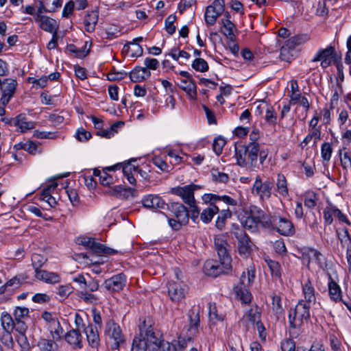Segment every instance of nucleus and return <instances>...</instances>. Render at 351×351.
<instances>
[{
  "label": "nucleus",
  "mask_w": 351,
  "mask_h": 351,
  "mask_svg": "<svg viewBox=\"0 0 351 351\" xmlns=\"http://www.w3.org/2000/svg\"><path fill=\"white\" fill-rule=\"evenodd\" d=\"M294 47L288 45V42L286 41L285 44L280 49V58L287 62H291L293 60L292 51Z\"/></svg>",
  "instance_id": "nucleus-47"
},
{
  "label": "nucleus",
  "mask_w": 351,
  "mask_h": 351,
  "mask_svg": "<svg viewBox=\"0 0 351 351\" xmlns=\"http://www.w3.org/2000/svg\"><path fill=\"white\" fill-rule=\"evenodd\" d=\"M265 109V120L271 125H274L276 123L277 116L274 112V108L271 106H267V104L258 105L257 106V110L261 114L262 112L261 110Z\"/></svg>",
  "instance_id": "nucleus-30"
},
{
  "label": "nucleus",
  "mask_w": 351,
  "mask_h": 351,
  "mask_svg": "<svg viewBox=\"0 0 351 351\" xmlns=\"http://www.w3.org/2000/svg\"><path fill=\"white\" fill-rule=\"evenodd\" d=\"M247 213L258 223L260 228L269 229L271 216L267 215L261 208L254 205L250 206Z\"/></svg>",
  "instance_id": "nucleus-11"
},
{
  "label": "nucleus",
  "mask_w": 351,
  "mask_h": 351,
  "mask_svg": "<svg viewBox=\"0 0 351 351\" xmlns=\"http://www.w3.org/2000/svg\"><path fill=\"white\" fill-rule=\"evenodd\" d=\"M14 148L16 150L23 149L32 155H36L37 153H40V150L38 149V145L31 141L25 142H20L14 146Z\"/></svg>",
  "instance_id": "nucleus-33"
},
{
  "label": "nucleus",
  "mask_w": 351,
  "mask_h": 351,
  "mask_svg": "<svg viewBox=\"0 0 351 351\" xmlns=\"http://www.w3.org/2000/svg\"><path fill=\"white\" fill-rule=\"evenodd\" d=\"M48 328L53 340L58 341L62 339L64 330L58 320L52 322V324L48 326Z\"/></svg>",
  "instance_id": "nucleus-41"
},
{
  "label": "nucleus",
  "mask_w": 351,
  "mask_h": 351,
  "mask_svg": "<svg viewBox=\"0 0 351 351\" xmlns=\"http://www.w3.org/2000/svg\"><path fill=\"white\" fill-rule=\"evenodd\" d=\"M254 270L247 269V271H243L240 277V281L238 285L234 287V292L237 298L244 304H248L251 302L252 295L247 289L254 280Z\"/></svg>",
  "instance_id": "nucleus-4"
},
{
  "label": "nucleus",
  "mask_w": 351,
  "mask_h": 351,
  "mask_svg": "<svg viewBox=\"0 0 351 351\" xmlns=\"http://www.w3.org/2000/svg\"><path fill=\"white\" fill-rule=\"evenodd\" d=\"M224 6L223 0H215L206 8L204 16L207 25H213L215 23L217 19L223 12Z\"/></svg>",
  "instance_id": "nucleus-9"
},
{
  "label": "nucleus",
  "mask_w": 351,
  "mask_h": 351,
  "mask_svg": "<svg viewBox=\"0 0 351 351\" xmlns=\"http://www.w3.org/2000/svg\"><path fill=\"white\" fill-rule=\"evenodd\" d=\"M302 291L306 300V301H304L305 303L310 306L311 303L315 302V289L309 280H307L303 285Z\"/></svg>",
  "instance_id": "nucleus-35"
},
{
  "label": "nucleus",
  "mask_w": 351,
  "mask_h": 351,
  "mask_svg": "<svg viewBox=\"0 0 351 351\" xmlns=\"http://www.w3.org/2000/svg\"><path fill=\"white\" fill-rule=\"evenodd\" d=\"M16 341L19 345L21 351H29L30 350V344L27 340V338L25 334L19 335L16 338Z\"/></svg>",
  "instance_id": "nucleus-59"
},
{
  "label": "nucleus",
  "mask_w": 351,
  "mask_h": 351,
  "mask_svg": "<svg viewBox=\"0 0 351 351\" xmlns=\"http://www.w3.org/2000/svg\"><path fill=\"white\" fill-rule=\"evenodd\" d=\"M330 206L331 208V211L333 214V217H337L340 222L345 223L349 226L351 224L347 217L343 213H342V212L339 208L330 203Z\"/></svg>",
  "instance_id": "nucleus-58"
},
{
  "label": "nucleus",
  "mask_w": 351,
  "mask_h": 351,
  "mask_svg": "<svg viewBox=\"0 0 351 351\" xmlns=\"http://www.w3.org/2000/svg\"><path fill=\"white\" fill-rule=\"evenodd\" d=\"M14 323L15 322L8 313L4 311L1 313V324L3 331L12 332L14 328Z\"/></svg>",
  "instance_id": "nucleus-40"
},
{
  "label": "nucleus",
  "mask_w": 351,
  "mask_h": 351,
  "mask_svg": "<svg viewBox=\"0 0 351 351\" xmlns=\"http://www.w3.org/2000/svg\"><path fill=\"white\" fill-rule=\"evenodd\" d=\"M199 188V186L193 184L186 185L176 189V193L182 198L185 204L191 205L195 203L193 193Z\"/></svg>",
  "instance_id": "nucleus-17"
},
{
  "label": "nucleus",
  "mask_w": 351,
  "mask_h": 351,
  "mask_svg": "<svg viewBox=\"0 0 351 351\" xmlns=\"http://www.w3.org/2000/svg\"><path fill=\"white\" fill-rule=\"evenodd\" d=\"M190 320L189 327L187 329L191 335H194L197 332L199 325V314L194 311H191L189 314Z\"/></svg>",
  "instance_id": "nucleus-39"
},
{
  "label": "nucleus",
  "mask_w": 351,
  "mask_h": 351,
  "mask_svg": "<svg viewBox=\"0 0 351 351\" xmlns=\"http://www.w3.org/2000/svg\"><path fill=\"white\" fill-rule=\"evenodd\" d=\"M170 210L173 213L176 219L181 221V223L189 222V212L186 208L180 203H172Z\"/></svg>",
  "instance_id": "nucleus-24"
},
{
  "label": "nucleus",
  "mask_w": 351,
  "mask_h": 351,
  "mask_svg": "<svg viewBox=\"0 0 351 351\" xmlns=\"http://www.w3.org/2000/svg\"><path fill=\"white\" fill-rule=\"evenodd\" d=\"M138 328L141 337H143L146 344H147L148 351H158L160 350L164 341L161 339L162 335L160 332L154 330L151 321L144 319L139 324Z\"/></svg>",
  "instance_id": "nucleus-3"
},
{
  "label": "nucleus",
  "mask_w": 351,
  "mask_h": 351,
  "mask_svg": "<svg viewBox=\"0 0 351 351\" xmlns=\"http://www.w3.org/2000/svg\"><path fill=\"white\" fill-rule=\"evenodd\" d=\"M79 243L84 245L86 248L90 249L93 252L97 254L109 253V248H107L103 244L96 242L95 240L90 237H82L79 239Z\"/></svg>",
  "instance_id": "nucleus-16"
},
{
  "label": "nucleus",
  "mask_w": 351,
  "mask_h": 351,
  "mask_svg": "<svg viewBox=\"0 0 351 351\" xmlns=\"http://www.w3.org/2000/svg\"><path fill=\"white\" fill-rule=\"evenodd\" d=\"M310 306L300 300L295 308H291L288 315L289 333L292 338H296L302 332V328L310 318Z\"/></svg>",
  "instance_id": "nucleus-2"
},
{
  "label": "nucleus",
  "mask_w": 351,
  "mask_h": 351,
  "mask_svg": "<svg viewBox=\"0 0 351 351\" xmlns=\"http://www.w3.org/2000/svg\"><path fill=\"white\" fill-rule=\"evenodd\" d=\"M214 244L219 258L223 267L226 269H232V259L229 254L230 245L228 243L226 237L223 234L215 236Z\"/></svg>",
  "instance_id": "nucleus-5"
},
{
  "label": "nucleus",
  "mask_w": 351,
  "mask_h": 351,
  "mask_svg": "<svg viewBox=\"0 0 351 351\" xmlns=\"http://www.w3.org/2000/svg\"><path fill=\"white\" fill-rule=\"evenodd\" d=\"M168 294L173 302H179L185 297L184 286L178 282H169Z\"/></svg>",
  "instance_id": "nucleus-19"
},
{
  "label": "nucleus",
  "mask_w": 351,
  "mask_h": 351,
  "mask_svg": "<svg viewBox=\"0 0 351 351\" xmlns=\"http://www.w3.org/2000/svg\"><path fill=\"white\" fill-rule=\"evenodd\" d=\"M328 276V289L330 299L335 302H338L342 300V291L340 286L335 281L330 274Z\"/></svg>",
  "instance_id": "nucleus-23"
},
{
  "label": "nucleus",
  "mask_w": 351,
  "mask_h": 351,
  "mask_svg": "<svg viewBox=\"0 0 351 351\" xmlns=\"http://www.w3.org/2000/svg\"><path fill=\"white\" fill-rule=\"evenodd\" d=\"M104 334L112 342V348L118 349L124 343L125 337L119 325L113 319H109L105 325Z\"/></svg>",
  "instance_id": "nucleus-6"
},
{
  "label": "nucleus",
  "mask_w": 351,
  "mask_h": 351,
  "mask_svg": "<svg viewBox=\"0 0 351 351\" xmlns=\"http://www.w3.org/2000/svg\"><path fill=\"white\" fill-rule=\"evenodd\" d=\"M12 123L13 125L17 128L16 130L22 133L35 128V123L28 121L27 117L23 114H20L14 117Z\"/></svg>",
  "instance_id": "nucleus-21"
},
{
  "label": "nucleus",
  "mask_w": 351,
  "mask_h": 351,
  "mask_svg": "<svg viewBox=\"0 0 351 351\" xmlns=\"http://www.w3.org/2000/svg\"><path fill=\"white\" fill-rule=\"evenodd\" d=\"M336 56L335 49L332 46H328L325 49H319L316 53L312 62H321L322 68H327L331 64V60Z\"/></svg>",
  "instance_id": "nucleus-13"
},
{
  "label": "nucleus",
  "mask_w": 351,
  "mask_h": 351,
  "mask_svg": "<svg viewBox=\"0 0 351 351\" xmlns=\"http://www.w3.org/2000/svg\"><path fill=\"white\" fill-rule=\"evenodd\" d=\"M27 279V277L24 275H19L16 276H14L10 280H8L5 286V287H19L23 282H25Z\"/></svg>",
  "instance_id": "nucleus-61"
},
{
  "label": "nucleus",
  "mask_w": 351,
  "mask_h": 351,
  "mask_svg": "<svg viewBox=\"0 0 351 351\" xmlns=\"http://www.w3.org/2000/svg\"><path fill=\"white\" fill-rule=\"evenodd\" d=\"M308 256L310 259L315 261L320 268H324V266H326L325 257L318 250L313 248L310 249Z\"/></svg>",
  "instance_id": "nucleus-46"
},
{
  "label": "nucleus",
  "mask_w": 351,
  "mask_h": 351,
  "mask_svg": "<svg viewBox=\"0 0 351 351\" xmlns=\"http://www.w3.org/2000/svg\"><path fill=\"white\" fill-rule=\"evenodd\" d=\"M191 66L196 71L202 73L207 71L209 69L207 62L204 59L200 58H195L193 61Z\"/></svg>",
  "instance_id": "nucleus-50"
},
{
  "label": "nucleus",
  "mask_w": 351,
  "mask_h": 351,
  "mask_svg": "<svg viewBox=\"0 0 351 351\" xmlns=\"http://www.w3.org/2000/svg\"><path fill=\"white\" fill-rule=\"evenodd\" d=\"M17 82L12 78H6L3 81L0 80V89L2 92L1 98L0 99L3 105H6L14 95L16 90Z\"/></svg>",
  "instance_id": "nucleus-12"
},
{
  "label": "nucleus",
  "mask_w": 351,
  "mask_h": 351,
  "mask_svg": "<svg viewBox=\"0 0 351 351\" xmlns=\"http://www.w3.org/2000/svg\"><path fill=\"white\" fill-rule=\"evenodd\" d=\"M332 148L329 143H324L321 147V156L324 161L328 162L330 160Z\"/></svg>",
  "instance_id": "nucleus-56"
},
{
  "label": "nucleus",
  "mask_w": 351,
  "mask_h": 351,
  "mask_svg": "<svg viewBox=\"0 0 351 351\" xmlns=\"http://www.w3.org/2000/svg\"><path fill=\"white\" fill-rule=\"evenodd\" d=\"M338 239L341 246L346 250L351 249V237L346 228H341L337 231Z\"/></svg>",
  "instance_id": "nucleus-43"
},
{
  "label": "nucleus",
  "mask_w": 351,
  "mask_h": 351,
  "mask_svg": "<svg viewBox=\"0 0 351 351\" xmlns=\"http://www.w3.org/2000/svg\"><path fill=\"white\" fill-rule=\"evenodd\" d=\"M88 42H85L84 46L79 49L73 44H69L66 47V51L75 54V56L78 58H83L86 57L90 51V48H87Z\"/></svg>",
  "instance_id": "nucleus-36"
},
{
  "label": "nucleus",
  "mask_w": 351,
  "mask_h": 351,
  "mask_svg": "<svg viewBox=\"0 0 351 351\" xmlns=\"http://www.w3.org/2000/svg\"><path fill=\"white\" fill-rule=\"evenodd\" d=\"M132 161H128L126 162L117 164L116 167H119L122 169L123 173L124 176L127 178L128 182L132 185L136 184V179L134 178V174L138 171H141V169H138V167L132 165L131 163Z\"/></svg>",
  "instance_id": "nucleus-20"
},
{
  "label": "nucleus",
  "mask_w": 351,
  "mask_h": 351,
  "mask_svg": "<svg viewBox=\"0 0 351 351\" xmlns=\"http://www.w3.org/2000/svg\"><path fill=\"white\" fill-rule=\"evenodd\" d=\"M29 309L26 307H16L14 311V316L15 321L21 320L22 318L27 317L29 315Z\"/></svg>",
  "instance_id": "nucleus-63"
},
{
  "label": "nucleus",
  "mask_w": 351,
  "mask_h": 351,
  "mask_svg": "<svg viewBox=\"0 0 351 351\" xmlns=\"http://www.w3.org/2000/svg\"><path fill=\"white\" fill-rule=\"evenodd\" d=\"M226 19H222V24L223 27V34L230 40L234 38V29L235 26L233 23L229 20L230 14L228 12L226 13Z\"/></svg>",
  "instance_id": "nucleus-42"
},
{
  "label": "nucleus",
  "mask_w": 351,
  "mask_h": 351,
  "mask_svg": "<svg viewBox=\"0 0 351 351\" xmlns=\"http://www.w3.org/2000/svg\"><path fill=\"white\" fill-rule=\"evenodd\" d=\"M151 75V73L147 68L136 66L129 74L130 78L133 82H141L145 80Z\"/></svg>",
  "instance_id": "nucleus-27"
},
{
  "label": "nucleus",
  "mask_w": 351,
  "mask_h": 351,
  "mask_svg": "<svg viewBox=\"0 0 351 351\" xmlns=\"http://www.w3.org/2000/svg\"><path fill=\"white\" fill-rule=\"evenodd\" d=\"M35 277L47 283H58L60 281V277L57 273L40 269L35 272Z\"/></svg>",
  "instance_id": "nucleus-26"
},
{
  "label": "nucleus",
  "mask_w": 351,
  "mask_h": 351,
  "mask_svg": "<svg viewBox=\"0 0 351 351\" xmlns=\"http://www.w3.org/2000/svg\"><path fill=\"white\" fill-rule=\"evenodd\" d=\"M240 221L241 223L245 228L252 232H257L260 228L258 223H256V222H255V221H254V219H252L247 213L245 216H243L240 219Z\"/></svg>",
  "instance_id": "nucleus-44"
},
{
  "label": "nucleus",
  "mask_w": 351,
  "mask_h": 351,
  "mask_svg": "<svg viewBox=\"0 0 351 351\" xmlns=\"http://www.w3.org/2000/svg\"><path fill=\"white\" fill-rule=\"evenodd\" d=\"M176 21V16L171 14L165 19V29L168 34L172 35L176 32V27L173 25Z\"/></svg>",
  "instance_id": "nucleus-62"
},
{
  "label": "nucleus",
  "mask_w": 351,
  "mask_h": 351,
  "mask_svg": "<svg viewBox=\"0 0 351 351\" xmlns=\"http://www.w3.org/2000/svg\"><path fill=\"white\" fill-rule=\"evenodd\" d=\"M219 211L218 206L215 204L209 205L207 208L202 210L200 213V219L204 223H208L211 221L214 215Z\"/></svg>",
  "instance_id": "nucleus-34"
},
{
  "label": "nucleus",
  "mask_w": 351,
  "mask_h": 351,
  "mask_svg": "<svg viewBox=\"0 0 351 351\" xmlns=\"http://www.w3.org/2000/svg\"><path fill=\"white\" fill-rule=\"evenodd\" d=\"M40 351H57L58 345L53 339H40L38 342Z\"/></svg>",
  "instance_id": "nucleus-45"
},
{
  "label": "nucleus",
  "mask_w": 351,
  "mask_h": 351,
  "mask_svg": "<svg viewBox=\"0 0 351 351\" xmlns=\"http://www.w3.org/2000/svg\"><path fill=\"white\" fill-rule=\"evenodd\" d=\"M233 226L234 227L233 234L238 241V250L239 254L241 255L248 254L252 250V243L243 230L238 228L235 225Z\"/></svg>",
  "instance_id": "nucleus-10"
},
{
  "label": "nucleus",
  "mask_w": 351,
  "mask_h": 351,
  "mask_svg": "<svg viewBox=\"0 0 351 351\" xmlns=\"http://www.w3.org/2000/svg\"><path fill=\"white\" fill-rule=\"evenodd\" d=\"M72 292V288L69 285H59L56 288V294L60 299L66 298Z\"/></svg>",
  "instance_id": "nucleus-60"
},
{
  "label": "nucleus",
  "mask_w": 351,
  "mask_h": 351,
  "mask_svg": "<svg viewBox=\"0 0 351 351\" xmlns=\"http://www.w3.org/2000/svg\"><path fill=\"white\" fill-rule=\"evenodd\" d=\"M180 87L185 91L191 98L197 95L196 86L192 79L181 80Z\"/></svg>",
  "instance_id": "nucleus-38"
},
{
  "label": "nucleus",
  "mask_w": 351,
  "mask_h": 351,
  "mask_svg": "<svg viewBox=\"0 0 351 351\" xmlns=\"http://www.w3.org/2000/svg\"><path fill=\"white\" fill-rule=\"evenodd\" d=\"M256 135L253 131L250 135L252 142L247 145L240 144L235 146L237 162L241 167L250 166L252 169L258 168V154L260 147L258 143L254 141Z\"/></svg>",
  "instance_id": "nucleus-1"
},
{
  "label": "nucleus",
  "mask_w": 351,
  "mask_h": 351,
  "mask_svg": "<svg viewBox=\"0 0 351 351\" xmlns=\"http://www.w3.org/2000/svg\"><path fill=\"white\" fill-rule=\"evenodd\" d=\"M273 186V182L269 180L263 182L261 176H257L252 188V193L262 201L267 200L271 197Z\"/></svg>",
  "instance_id": "nucleus-8"
},
{
  "label": "nucleus",
  "mask_w": 351,
  "mask_h": 351,
  "mask_svg": "<svg viewBox=\"0 0 351 351\" xmlns=\"http://www.w3.org/2000/svg\"><path fill=\"white\" fill-rule=\"evenodd\" d=\"M148 350L147 344L143 337H141V332L139 335L135 337L133 339L132 351H146Z\"/></svg>",
  "instance_id": "nucleus-48"
},
{
  "label": "nucleus",
  "mask_w": 351,
  "mask_h": 351,
  "mask_svg": "<svg viewBox=\"0 0 351 351\" xmlns=\"http://www.w3.org/2000/svg\"><path fill=\"white\" fill-rule=\"evenodd\" d=\"M321 139V130L308 129V134L301 142L300 146L304 149L311 141H313L314 145Z\"/></svg>",
  "instance_id": "nucleus-37"
},
{
  "label": "nucleus",
  "mask_w": 351,
  "mask_h": 351,
  "mask_svg": "<svg viewBox=\"0 0 351 351\" xmlns=\"http://www.w3.org/2000/svg\"><path fill=\"white\" fill-rule=\"evenodd\" d=\"M34 21L38 23L43 30L52 34L58 33L59 25L55 19L49 16H35Z\"/></svg>",
  "instance_id": "nucleus-18"
},
{
  "label": "nucleus",
  "mask_w": 351,
  "mask_h": 351,
  "mask_svg": "<svg viewBox=\"0 0 351 351\" xmlns=\"http://www.w3.org/2000/svg\"><path fill=\"white\" fill-rule=\"evenodd\" d=\"M245 317L253 325L261 320V313L257 306L250 308Z\"/></svg>",
  "instance_id": "nucleus-52"
},
{
  "label": "nucleus",
  "mask_w": 351,
  "mask_h": 351,
  "mask_svg": "<svg viewBox=\"0 0 351 351\" xmlns=\"http://www.w3.org/2000/svg\"><path fill=\"white\" fill-rule=\"evenodd\" d=\"M276 190L280 196L286 197L289 195L287 182L283 174L278 173L276 182Z\"/></svg>",
  "instance_id": "nucleus-32"
},
{
  "label": "nucleus",
  "mask_w": 351,
  "mask_h": 351,
  "mask_svg": "<svg viewBox=\"0 0 351 351\" xmlns=\"http://www.w3.org/2000/svg\"><path fill=\"white\" fill-rule=\"evenodd\" d=\"M282 351H295V343L292 339H285L281 342Z\"/></svg>",
  "instance_id": "nucleus-64"
},
{
  "label": "nucleus",
  "mask_w": 351,
  "mask_h": 351,
  "mask_svg": "<svg viewBox=\"0 0 351 351\" xmlns=\"http://www.w3.org/2000/svg\"><path fill=\"white\" fill-rule=\"evenodd\" d=\"M231 269H226L223 267V264L216 260L210 259L205 262L204 265V271L206 275L217 277L221 274H227Z\"/></svg>",
  "instance_id": "nucleus-14"
},
{
  "label": "nucleus",
  "mask_w": 351,
  "mask_h": 351,
  "mask_svg": "<svg viewBox=\"0 0 351 351\" xmlns=\"http://www.w3.org/2000/svg\"><path fill=\"white\" fill-rule=\"evenodd\" d=\"M308 40L309 36L308 34H302L292 36L287 41L288 42V45L293 47L295 48L296 46L304 44Z\"/></svg>",
  "instance_id": "nucleus-51"
},
{
  "label": "nucleus",
  "mask_w": 351,
  "mask_h": 351,
  "mask_svg": "<svg viewBox=\"0 0 351 351\" xmlns=\"http://www.w3.org/2000/svg\"><path fill=\"white\" fill-rule=\"evenodd\" d=\"M143 205L146 208L165 209L167 204L158 195H147L142 199Z\"/></svg>",
  "instance_id": "nucleus-22"
},
{
  "label": "nucleus",
  "mask_w": 351,
  "mask_h": 351,
  "mask_svg": "<svg viewBox=\"0 0 351 351\" xmlns=\"http://www.w3.org/2000/svg\"><path fill=\"white\" fill-rule=\"evenodd\" d=\"M123 48L130 50L132 57H139L143 55V48L138 43H130L128 45H125Z\"/></svg>",
  "instance_id": "nucleus-54"
},
{
  "label": "nucleus",
  "mask_w": 351,
  "mask_h": 351,
  "mask_svg": "<svg viewBox=\"0 0 351 351\" xmlns=\"http://www.w3.org/2000/svg\"><path fill=\"white\" fill-rule=\"evenodd\" d=\"M209 312L208 315L210 319L213 322H217V321H223V315L222 314H218L217 307L215 304H212L211 303L209 304Z\"/></svg>",
  "instance_id": "nucleus-57"
},
{
  "label": "nucleus",
  "mask_w": 351,
  "mask_h": 351,
  "mask_svg": "<svg viewBox=\"0 0 351 351\" xmlns=\"http://www.w3.org/2000/svg\"><path fill=\"white\" fill-rule=\"evenodd\" d=\"M340 160L343 169H346L351 167L350 152L347 151L346 148H343L339 151Z\"/></svg>",
  "instance_id": "nucleus-53"
},
{
  "label": "nucleus",
  "mask_w": 351,
  "mask_h": 351,
  "mask_svg": "<svg viewBox=\"0 0 351 351\" xmlns=\"http://www.w3.org/2000/svg\"><path fill=\"white\" fill-rule=\"evenodd\" d=\"M126 284V276L121 273L114 275L104 282L105 288L112 292L121 291Z\"/></svg>",
  "instance_id": "nucleus-15"
},
{
  "label": "nucleus",
  "mask_w": 351,
  "mask_h": 351,
  "mask_svg": "<svg viewBox=\"0 0 351 351\" xmlns=\"http://www.w3.org/2000/svg\"><path fill=\"white\" fill-rule=\"evenodd\" d=\"M65 340L66 341L70 344L73 348H82V335L77 330H71L66 333L65 335Z\"/></svg>",
  "instance_id": "nucleus-25"
},
{
  "label": "nucleus",
  "mask_w": 351,
  "mask_h": 351,
  "mask_svg": "<svg viewBox=\"0 0 351 351\" xmlns=\"http://www.w3.org/2000/svg\"><path fill=\"white\" fill-rule=\"evenodd\" d=\"M99 14L97 10H92L87 13L84 17V23L85 29L88 32H93L98 21Z\"/></svg>",
  "instance_id": "nucleus-29"
},
{
  "label": "nucleus",
  "mask_w": 351,
  "mask_h": 351,
  "mask_svg": "<svg viewBox=\"0 0 351 351\" xmlns=\"http://www.w3.org/2000/svg\"><path fill=\"white\" fill-rule=\"evenodd\" d=\"M270 221L269 229L276 230L278 233L284 236L294 234V226L292 222L287 218L274 215L271 216Z\"/></svg>",
  "instance_id": "nucleus-7"
},
{
  "label": "nucleus",
  "mask_w": 351,
  "mask_h": 351,
  "mask_svg": "<svg viewBox=\"0 0 351 351\" xmlns=\"http://www.w3.org/2000/svg\"><path fill=\"white\" fill-rule=\"evenodd\" d=\"M46 261L47 258L45 256L39 254H34L32 256V263L35 272L40 270V268L44 265Z\"/></svg>",
  "instance_id": "nucleus-55"
},
{
  "label": "nucleus",
  "mask_w": 351,
  "mask_h": 351,
  "mask_svg": "<svg viewBox=\"0 0 351 351\" xmlns=\"http://www.w3.org/2000/svg\"><path fill=\"white\" fill-rule=\"evenodd\" d=\"M265 261L270 270L272 278L276 280L281 281L282 268L280 263L269 258H265Z\"/></svg>",
  "instance_id": "nucleus-31"
},
{
  "label": "nucleus",
  "mask_w": 351,
  "mask_h": 351,
  "mask_svg": "<svg viewBox=\"0 0 351 351\" xmlns=\"http://www.w3.org/2000/svg\"><path fill=\"white\" fill-rule=\"evenodd\" d=\"M87 341L93 348L97 347L99 343V336L97 327L90 324L84 328Z\"/></svg>",
  "instance_id": "nucleus-28"
},
{
  "label": "nucleus",
  "mask_w": 351,
  "mask_h": 351,
  "mask_svg": "<svg viewBox=\"0 0 351 351\" xmlns=\"http://www.w3.org/2000/svg\"><path fill=\"white\" fill-rule=\"evenodd\" d=\"M291 86V93L289 95L290 99L291 101L294 103H297L300 97L301 93L299 89V86L298 84V82L295 80H291L290 81Z\"/></svg>",
  "instance_id": "nucleus-49"
}]
</instances>
